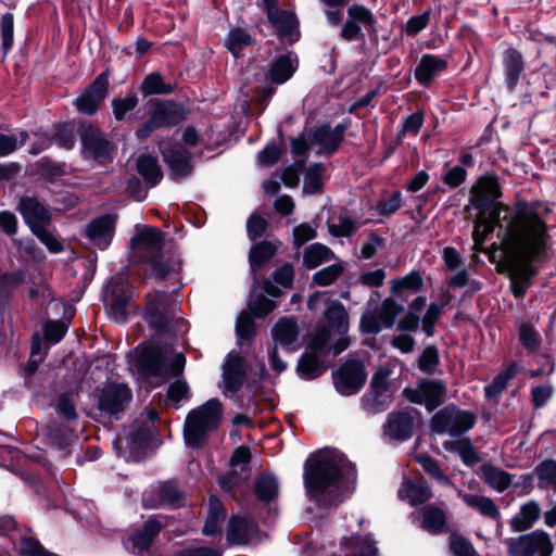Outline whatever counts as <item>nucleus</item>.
Listing matches in <instances>:
<instances>
[{"label":"nucleus","mask_w":556,"mask_h":556,"mask_svg":"<svg viewBox=\"0 0 556 556\" xmlns=\"http://www.w3.org/2000/svg\"><path fill=\"white\" fill-rule=\"evenodd\" d=\"M549 214V206L539 201H521L514 206L498 203L489 213L479 212L476 216L472 231L473 250L484 252L483 243L486 237L497 228V237L501 239V250L505 257V241L506 238L509 237L510 231L516 236L518 241H520V244H523L528 232H530L533 227L541 225H543V228L548 227L547 217Z\"/></svg>","instance_id":"f257e3e1"},{"label":"nucleus","mask_w":556,"mask_h":556,"mask_svg":"<svg viewBox=\"0 0 556 556\" xmlns=\"http://www.w3.org/2000/svg\"><path fill=\"white\" fill-rule=\"evenodd\" d=\"M311 501L320 507L338 506L355 481V468L334 450H320L309 456L303 473Z\"/></svg>","instance_id":"f03ea898"},{"label":"nucleus","mask_w":556,"mask_h":556,"mask_svg":"<svg viewBox=\"0 0 556 556\" xmlns=\"http://www.w3.org/2000/svg\"><path fill=\"white\" fill-rule=\"evenodd\" d=\"M505 247L504 262L510 279V289L516 299H521L532 285V278L536 275L533 262L545 255L551 248L548 227L543 228V225L533 227L528 232L523 244H520L516 236L510 232L506 238Z\"/></svg>","instance_id":"7ed1b4c3"},{"label":"nucleus","mask_w":556,"mask_h":556,"mask_svg":"<svg viewBox=\"0 0 556 556\" xmlns=\"http://www.w3.org/2000/svg\"><path fill=\"white\" fill-rule=\"evenodd\" d=\"M129 247L132 260L149 265L152 275L159 279L181 268L178 254L166 244L163 232L155 227H137Z\"/></svg>","instance_id":"20e7f679"},{"label":"nucleus","mask_w":556,"mask_h":556,"mask_svg":"<svg viewBox=\"0 0 556 556\" xmlns=\"http://www.w3.org/2000/svg\"><path fill=\"white\" fill-rule=\"evenodd\" d=\"M159 414L153 408H146L124 429V433L113 441L117 454L126 462L141 460L149 447L150 441L156 434L155 421Z\"/></svg>","instance_id":"39448f33"},{"label":"nucleus","mask_w":556,"mask_h":556,"mask_svg":"<svg viewBox=\"0 0 556 556\" xmlns=\"http://www.w3.org/2000/svg\"><path fill=\"white\" fill-rule=\"evenodd\" d=\"M223 405L217 399H210L200 407L192 409L185 421L184 437L188 446L201 447L211 431L220 424Z\"/></svg>","instance_id":"423d86ee"},{"label":"nucleus","mask_w":556,"mask_h":556,"mask_svg":"<svg viewBox=\"0 0 556 556\" xmlns=\"http://www.w3.org/2000/svg\"><path fill=\"white\" fill-rule=\"evenodd\" d=\"M175 300L166 292H155L146 305L144 318L159 333L181 331L182 320Z\"/></svg>","instance_id":"0eeeda50"},{"label":"nucleus","mask_w":556,"mask_h":556,"mask_svg":"<svg viewBox=\"0 0 556 556\" xmlns=\"http://www.w3.org/2000/svg\"><path fill=\"white\" fill-rule=\"evenodd\" d=\"M476 424V417L469 412L462 410L454 405L445 406L435 413L430 420L431 431L438 434L460 437Z\"/></svg>","instance_id":"6e6552de"},{"label":"nucleus","mask_w":556,"mask_h":556,"mask_svg":"<svg viewBox=\"0 0 556 556\" xmlns=\"http://www.w3.org/2000/svg\"><path fill=\"white\" fill-rule=\"evenodd\" d=\"M185 118L184 108L174 101H157L149 118L137 129L138 139H147L154 130L172 127Z\"/></svg>","instance_id":"1a4fd4ad"},{"label":"nucleus","mask_w":556,"mask_h":556,"mask_svg":"<svg viewBox=\"0 0 556 556\" xmlns=\"http://www.w3.org/2000/svg\"><path fill=\"white\" fill-rule=\"evenodd\" d=\"M97 408L110 417L118 418L129 405L132 393L130 388L121 382H108L94 391Z\"/></svg>","instance_id":"9d476101"},{"label":"nucleus","mask_w":556,"mask_h":556,"mask_svg":"<svg viewBox=\"0 0 556 556\" xmlns=\"http://www.w3.org/2000/svg\"><path fill=\"white\" fill-rule=\"evenodd\" d=\"M404 307L392 298H387L375 308L368 307L361 317L359 327L363 333L376 334L382 329H390Z\"/></svg>","instance_id":"9b49d317"},{"label":"nucleus","mask_w":556,"mask_h":556,"mask_svg":"<svg viewBox=\"0 0 556 556\" xmlns=\"http://www.w3.org/2000/svg\"><path fill=\"white\" fill-rule=\"evenodd\" d=\"M392 370L380 367L372 376L369 390L362 396L361 406L368 414L384 412L392 402L389 378Z\"/></svg>","instance_id":"f8f14e48"},{"label":"nucleus","mask_w":556,"mask_h":556,"mask_svg":"<svg viewBox=\"0 0 556 556\" xmlns=\"http://www.w3.org/2000/svg\"><path fill=\"white\" fill-rule=\"evenodd\" d=\"M509 556H552L554 545L543 530H535L517 538L506 540Z\"/></svg>","instance_id":"ddd939ff"},{"label":"nucleus","mask_w":556,"mask_h":556,"mask_svg":"<svg viewBox=\"0 0 556 556\" xmlns=\"http://www.w3.org/2000/svg\"><path fill=\"white\" fill-rule=\"evenodd\" d=\"M105 303L111 317L117 323L127 319L132 289L124 273H117L106 286Z\"/></svg>","instance_id":"4468645a"},{"label":"nucleus","mask_w":556,"mask_h":556,"mask_svg":"<svg viewBox=\"0 0 556 556\" xmlns=\"http://www.w3.org/2000/svg\"><path fill=\"white\" fill-rule=\"evenodd\" d=\"M501 185L496 175H484L478 178L470 189V205L479 212L489 213L500 202Z\"/></svg>","instance_id":"2eb2a0df"},{"label":"nucleus","mask_w":556,"mask_h":556,"mask_svg":"<svg viewBox=\"0 0 556 556\" xmlns=\"http://www.w3.org/2000/svg\"><path fill=\"white\" fill-rule=\"evenodd\" d=\"M332 376L336 390L344 396L356 394L367 378L363 364L354 359L346 361Z\"/></svg>","instance_id":"dca6fc26"},{"label":"nucleus","mask_w":556,"mask_h":556,"mask_svg":"<svg viewBox=\"0 0 556 556\" xmlns=\"http://www.w3.org/2000/svg\"><path fill=\"white\" fill-rule=\"evenodd\" d=\"M79 135L81 152L85 157L92 159L98 163H104L109 159L111 144L99 128L91 124H81Z\"/></svg>","instance_id":"f3484780"},{"label":"nucleus","mask_w":556,"mask_h":556,"mask_svg":"<svg viewBox=\"0 0 556 556\" xmlns=\"http://www.w3.org/2000/svg\"><path fill=\"white\" fill-rule=\"evenodd\" d=\"M226 541L229 546L256 544L261 541V532L253 520L239 515H232L227 523Z\"/></svg>","instance_id":"a211bd4d"},{"label":"nucleus","mask_w":556,"mask_h":556,"mask_svg":"<svg viewBox=\"0 0 556 556\" xmlns=\"http://www.w3.org/2000/svg\"><path fill=\"white\" fill-rule=\"evenodd\" d=\"M109 85V71L105 70L75 100L77 110L87 115L94 114L108 96Z\"/></svg>","instance_id":"6ab92c4d"},{"label":"nucleus","mask_w":556,"mask_h":556,"mask_svg":"<svg viewBox=\"0 0 556 556\" xmlns=\"http://www.w3.org/2000/svg\"><path fill=\"white\" fill-rule=\"evenodd\" d=\"M165 164L176 177H186L192 172L190 152L182 146L170 140H162L159 143Z\"/></svg>","instance_id":"aec40b11"},{"label":"nucleus","mask_w":556,"mask_h":556,"mask_svg":"<svg viewBox=\"0 0 556 556\" xmlns=\"http://www.w3.org/2000/svg\"><path fill=\"white\" fill-rule=\"evenodd\" d=\"M268 21L275 27L278 36L294 42L299 38L298 20L289 11L280 10L277 7V0H264Z\"/></svg>","instance_id":"412c9836"},{"label":"nucleus","mask_w":556,"mask_h":556,"mask_svg":"<svg viewBox=\"0 0 556 556\" xmlns=\"http://www.w3.org/2000/svg\"><path fill=\"white\" fill-rule=\"evenodd\" d=\"M345 130L346 126L344 124H338L333 128L323 125L313 129L308 139L312 147H318L317 153L319 155H331L338 150Z\"/></svg>","instance_id":"4be33fe9"},{"label":"nucleus","mask_w":556,"mask_h":556,"mask_svg":"<svg viewBox=\"0 0 556 556\" xmlns=\"http://www.w3.org/2000/svg\"><path fill=\"white\" fill-rule=\"evenodd\" d=\"M184 493L174 480L159 482L153 485L149 493L143 495V505L147 507H162L179 505Z\"/></svg>","instance_id":"5701e85b"},{"label":"nucleus","mask_w":556,"mask_h":556,"mask_svg":"<svg viewBox=\"0 0 556 556\" xmlns=\"http://www.w3.org/2000/svg\"><path fill=\"white\" fill-rule=\"evenodd\" d=\"M16 210L31 231L48 226L51 220L49 210L35 197H22Z\"/></svg>","instance_id":"b1692460"},{"label":"nucleus","mask_w":556,"mask_h":556,"mask_svg":"<svg viewBox=\"0 0 556 556\" xmlns=\"http://www.w3.org/2000/svg\"><path fill=\"white\" fill-rule=\"evenodd\" d=\"M447 60L443 56L422 54L414 72L415 79L419 85L428 87L447 68Z\"/></svg>","instance_id":"393cba45"},{"label":"nucleus","mask_w":556,"mask_h":556,"mask_svg":"<svg viewBox=\"0 0 556 556\" xmlns=\"http://www.w3.org/2000/svg\"><path fill=\"white\" fill-rule=\"evenodd\" d=\"M245 379V363L238 353L230 352L223 366L225 392H237Z\"/></svg>","instance_id":"a878e982"},{"label":"nucleus","mask_w":556,"mask_h":556,"mask_svg":"<svg viewBox=\"0 0 556 556\" xmlns=\"http://www.w3.org/2000/svg\"><path fill=\"white\" fill-rule=\"evenodd\" d=\"M138 366L142 375L157 379L161 383L167 379V369L162 353L155 348L146 349L138 357Z\"/></svg>","instance_id":"bb28decb"},{"label":"nucleus","mask_w":556,"mask_h":556,"mask_svg":"<svg viewBox=\"0 0 556 556\" xmlns=\"http://www.w3.org/2000/svg\"><path fill=\"white\" fill-rule=\"evenodd\" d=\"M414 419L409 413H390L384 424V434L394 441H406L413 435Z\"/></svg>","instance_id":"cd10ccee"},{"label":"nucleus","mask_w":556,"mask_h":556,"mask_svg":"<svg viewBox=\"0 0 556 556\" xmlns=\"http://www.w3.org/2000/svg\"><path fill=\"white\" fill-rule=\"evenodd\" d=\"M163 526L164 523L156 517L149 518L144 521L143 526L129 536L134 553L141 555L147 552Z\"/></svg>","instance_id":"c85d7f7f"},{"label":"nucleus","mask_w":556,"mask_h":556,"mask_svg":"<svg viewBox=\"0 0 556 556\" xmlns=\"http://www.w3.org/2000/svg\"><path fill=\"white\" fill-rule=\"evenodd\" d=\"M502 64L505 85L508 90L513 91L525 71L523 56L517 49L509 48L503 53Z\"/></svg>","instance_id":"c756f323"},{"label":"nucleus","mask_w":556,"mask_h":556,"mask_svg":"<svg viewBox=\"0 0 556 556\" xmlns=\"http://www.w3.org/2000/svg\"><path fill=\"white\" fill-rule=\"evenodd\" d=\"M113 232V222L109 216H101L90 222L85 230L90 242L100 250H105L110 245Z\"/></svg>","instance_id":"7c9ffc66"},{"label":"nucleus","mask_w":556,"mask_h":556,"mask_svg":"<svg viewBox=\"0 0 556 556\" xmlns=\"http://www.w3.org/2000/svg\"><path fill=\"white\" fill-rule=\"evenodd\" d=\"M298 67V58L289 52L275 60L268 70L267 78L274 84H283L289 80Z\"/></svg>","instance_id":"2f4dec72"},{"label":"nucleus","mask_w":556,"mask_h":556,"mask_svg":"<svg viewBox=\"0 0 556 556\" xmlns=\"http://www.w3.org/2000/svg\"><path fill=\"white\" fill-rule=\"evenodd\" d=\"M299 333L298 324L293 318L280 319L271 330L273 339L276 343L291 349L300 346L298 342Z\"/></svg>","instance_id":"473e14b6"},{"label":"nucleus","mask_w":556,"mask_h":556,"mask_svg":"<svg viewBox=\"0 0 556 556\" xmlns=\"http://www.w3.org/2000/svg\"><path fill=\"white\" fill-rule=\"evenodd\" d=\"M541 508L538 502L529 501L521 505L518 513L510 519V527L516 532L530 529L540 518Z\"/></svg>","instance_id":"72a5a7b5"},{"label":"nucleus","mask_w":556,"mask_h":556,"mask_svg":"<svg viewBox=\"0 0 556 556\" xmlns=\"http://www.w3.org/2000/svg\"><path fill=\"white\" fill-rule=\"evenodd\" d=\"M46 440L53 447L63 452V455H67L66 448L73 444L76 439L74 430L64 425H49L43 430Z\"/></svg>","instance_id":"f704fd0d"},{"label":"nucleus","mask_w":556,"mask_h":556,"mask_svg":"<svg viewBox=\"0 0 556 556\" xmlns=\"http://www.w3.org/2000/svg\"><path fill=\"white\" fill-rule=\"evenodd\" d=\"M12 544L14 551L21 556H54L52 553L45 549L27 527H24L17 540Z\"/></svg>","instance_id":"c9c22d12"},{"label":"nucleus","mask_w":556,"mask_h":556,"mask_svg":"<svg viewBox=\"0 0 556 556\" xmlns=\"http://www.w3.org/2000/svg\"><path fill=\"white\" fill-rule=\"evenodd\" d=\"M458 496L463 500V502L470 508L479 511L483 517L490 519L500 518V509L495 505L494 501L491 497L472 494V493H463L459 492Z\"/></svg>","instance_id":"e433bc0d"},{"label":"nucleus","mask_w":556,"mask_h":556,"mask_svg":"<svg viewBox=\"0 0 556 556\" xmlns=\"http://www.w3.org/2000/svg\"><path fill=\"white\" fill-rule=\"evenodd\" d=\"M481 475L483 481L500 493L506 491L513 482L510 473L492 464H484L481 467Z\"/></svg>","instance_id":"4c0bfd02"},{"label":"nucleus","mask_w":556,"mask_h":556,"mask_svg":"<svg viewBox=\"0 0 556 556\" xmlns=\"http://www.w3.org/2000/svg\"><path fill=\"white\" fill-rule=\"evenodd\" d=\"M254 493L258 501L269 503L278 497L279 483L277 478L269 472L258 475L254 482Z\"/></svg>","instance_id":"58836bf2"},{"label":"nucleus","mask_w":556,"mask_h":556,"mask_svg":"<svg viewBox=\"0 0 556 556\" xmlns=\"http://www.w3.org/2000/svg\"><path fill=\"white\" fill-rule=\"evenodd\" d=\"M432 493L430 488L424 482L404 481L399 489V497L407 500L412 506H418L430 500Z\"/></svg>","instance_id":"ea45409f"},{"label":"nucleus","mask_w":556,"mask_h":556,"mask_svg":"<svg viewBox=\"0 0 556 556\" xmlns=\"http://www.w3.org/2000/svg\"><path fill=\"white\" fill-rule=\"evenodd\" d=\"M442 445L445 451L458 454L466 466L472 467L481 460L469 439L445 441Z\"/></svg>","instance_id":"a19ab883"},{"label":"nucleus","mask_w":556,"mask_h":556,"mask_svg":"<svg viewBox=\"0 0 556 556\" xmlns=\"http://www.w3.org/2000/svg\"><path fill=\"white\" fill-rule=\"evenodd\" d=\"M424 287V280L419 271L412 270L401 278L391 280V293L404 298L406 293H416Z\"/></svg>","instance_id":"79ce46f5"},{"label":"nucleus","mask_w":556,"mask_h":556,"mask_svg":"<svg viewBox=\"0 0 556 556\" xmlns=\"http://www.w3.org/2000/svg\"><path fill=\"white\" fill-rule=\"evenodd\" d=\"M136 165L149 188L156 186L162 180L163 173L154 156L142 154L137 159Z\"/></svg>","instance_id":"37998d69"},{"label":"nucleus","mask_w":556,"mask_h":556,"mask_svg":"<svg viewBox=\"0 0 556 556\" xmlns=\"http://www.w3.org/2000/svg\"><path fill=\"white\" fill-rule=\"evenodd\" d=\"M324 316L332 330L339 334H344L348 332L349 317L343 304L338 301L331 302L327 306Z\"/></svg>","instance_id":"c03bdc74"},{"label":"nucleus","mask_w":556,"mask_h":556,"mask_svg":"<svg viewBox=\"0 0 556 556\" xmlns=\"http://www.w3.org/2000/svg\"><path fill=\"white\" fill-rule=\"evenodd\" d=\"M421 527L430 533L438 534L446 531L445 513L435 506L428 505L422 508Z\"/></svg>","instance_id":"a18cd8bd"},{"label":"nucleus","mask_w":556,"mask_h":556,"mask_svg":"<svg viewBox=\"0 0 556 556\" xmlns=\"http://www.w3.org/2000/svg\"><path fill=\"white\" fill-rule=\"evenodd\" d=\"M296 370L302 378L312 380L321 376L326 367L319 355L305 352L298 363Z\"/></svg>","instance_id":"49530a36"},{"label":"nucleus","mask_w":556,"mask_h":556,"mask_svg":"<svg viewBox=\"0 0 556 556\" xmlns=\"http://www.w3.org/2000/svg\"><path fill=\"white\" fill-rule=\"evenodd\" d=\"M277 251L275 244L268 241L255 243L249 253L251 270L255 274Z\"/></svg>","instance_id":"de8ad7c7"},{"label":"nucleus","mask_w":556,"mask_h":556,"mask_svg":"<svg viewBox=\"0 0 556 556\" xmlns=\"http://www.w3.org/2000/svg\"><path fill=\"white\" fill-rule=\"evenodd\" d=\"M333 252L321 243L308 245L303 253V264L312 269L333 258Z\"/></svg>","instance_id":"09e8293b"},{"label":"nucleus","mask_w":556,"mask_h":556,"mask_svg":"<svg viewBox=\"0 0 556 556\" xmlns=\"http://www.w3.org/2000/svg\"><path fill=\"white\" fill-rule=\"evenodd\" d=\"M420 383L426 400V408L432 412L443 403L445 387L437 380H425Z\"/></svg>","instance_id":"8fccbe9b"},{"label":"nucleus","mask_w":556,"mask_h":556,"mask_svg":"<svg viewBox=\"0 0 556 556\" xmlns=\"http://www.w3.org/2000/svg\"><path fill=\"white\" fill-rule=\"evenodd\" d=\"M516 364H510L504 371L496 375L493 381L484 387L486 399H494L507 387V383L517 375Z\"/></svg>","instance_id":"3c124183"},{"label":"nucleus","mask_w":556,"mask_h":556,"mask_svg":"<svg viewBox=\"0 0 556 556\" xmlns=\"http://www.w3.org/2000/svg\"><path fill=\"white\" fill-rule=\"evenodd\" d=\"M323 172L324 166L321 163L311 165L304 175L303 190L306 193L315 194L323 188Z\"/></svg>","instance_id":"603ef678"},{"label":"nucleus","mask_w":556,"mask_h":556,"mask_svg":"<svg viewBox=\"0 0 556 556\" xmlns=\"http://www.w3.org/2000/svg\"><path fill=\"white\" fill-rule=\"evenodd\" d=\"M51 142L55 143L59 148L71 150L76 142L75 127L71 123H64L58 126Z\"/></svg>","instance_id":"864d4df0"},{"label":"nucleus","mask_w":556,"mask_h":556,"mask_svg":"<svg viewBox=\"0 0 556 556\" xmlns=\"http://www.w3.org/2000/svg\"><path fill=\"white\" fill-rule=\"evenodd\" d=\"M251 41V36L245 30L236 28L229 31L226 39V47L233 56L238 58L242 49L250 46Z\"/></svg>","instance_id":"5fc2aeb1"},{"label":"nucleus","mask_w":556,"mask_h":556,"mask_svg":"<svg viewBox=\"0 0 556 556\" xmlns=\"http://www.w3.org/2000/svg\"><path fill=\"white\" fill-rule=\"evenodd\" d=\"M138 105L136 93H128L124 97H116L112 100V110L117 121L125 119L126 115Z\"/></svg>","instance_id":"6e6d98bb"},{"label":"nucleus","mask_w":556,"mask_h":556,"mask_svg":"<svg viewBox=\"0 0 556 556\" xmlns=\"http://www.w3.org/2000/svg\"><path fill=\"white\" fill-rule=\"evenodd\" d=\"M141 91L144 94H167L173 91V88L163 81L160 74L152 73L143 79Z\"/></svg>","instance_id":"4d7b16f0"},{"label":"nucleus","mask_w":556,"mask_h":556,"mask_svg":"<svg viewBox=\"0 0 556 556\" xmlns=\"http://www.w3.org/2000/svg\"><path fill=\"white\" fill-rule=\"evenodd\" d=\"M343 265L340 263L331 264L317 270L313 275V281L318 286H329L333 283L343 273Z\"/></svg>","instance_id":"13d9d810"},{"label":"nucleus","mask_w":556,"mask_h":556,"mask_svg":"<svg viewBox=\"0 0 556 556\" xmlns=\"http://www.w3.org/2000/svg\"><path fill=\"white\" fill-rule=\"evenodd\" d=\"M27 131H20L16 135L0 134V157L14 152L17 147L23 146L28 139Z\"/></svg>","instance_id":"bf43d9fd"},{"label":"nucleus","mask_w":556,"mask_h":556,"mask_svg":"<svg viewBox=\"0 0 556 556\" xmlns=\"http://www.w3.org/2000/svg\"><path fill=\"white\" fill-rule=\"evenodd\" d=\"M326 9L324 10L327 22L332 26L341 24L343 18L342 9L349 3V0H319Z\"/></svg>","instance_id":"052dcab7"},{"label":"nucleus","mask_w":556,"mask_h":556,"mask_svg":"<svg viewBox=\"0 0 556 556\" xmlns=\"http://www.w3.org/2000/svg\"><path fill=\"white\" fill-rule=\"evenodd\" d=\"M349 556H378V549L374 541L367 535L351 539V551Z\"/></svg>","instance_id":"680f3d73"},{"label":"nucleus","mask_w":556,"mask_h":556,"mask_svg":"<svg viewBox=\"0 0 556 556\" xmlns=\"http://www.w3.org/2000/svg\"><path fill=\"white\" fill-rule=\"evenodd\" d=\"M540 483L552 486L556 491V460L546 459L535 468Z\"/></svg>","instance_id":"e2e57ef3"},{"label":"nucleus","mask_w":556,"mask_h":556,"mask_svg":"<svg viewBox=\"0 0 556 556\" xmlns=\"http://www.w3.org/2000/svg\"><path fill=\"white\" fill-rule=\"evenodd\" d=\"M276 307L274 301L267 299L263 294L252 295L248 305V311L255 317H265Z\"/></svg>","instance_id":"0e129e2a"},{"label":"nucleus","mask_w":556,"mask_h":556,"mask_svg":"<svg viewBox=\"0 0 556 556\" xmlns=\"http://www.w3.org/2000/svg\"><path fill=\"white\" fill-rule=\"evenodd\" d=\"M445 303H430L428 306L426 314L422 317V330L426 332L428 337H432L434 334V326L440 316L443 314Z\"/></svg>","instance_id":"69168bd1"},{"label":"nucleus","mask_w":556,"mask_h":556,"mask_svg":"<svg viewBox=\"0 0 556 556\" xmlns=\"http://www.w3.org/2000/svg\"><path fill=\"white\" fill-rule=\"evenodd\" d=\"M236 332L239 340H250L255 332L254 320L249 311H243L237 318Z\"/></svg>","instance_id":"338daca9"},{"label":"nucleus","mask_w":556,"mask_h":556,"mask_svg":"<svg viewBox=\"0 0 556 556\" xmlns=\"http://www.w3.org/2000/svg\"><path fill=\"white\" fill-rule=\"evenodd\" d=\"M450 548L454 556H475L476 549L466 538L453 534L450 538Z\"/></svg>","instance_id":"774afa93"}]
</instances>
